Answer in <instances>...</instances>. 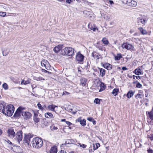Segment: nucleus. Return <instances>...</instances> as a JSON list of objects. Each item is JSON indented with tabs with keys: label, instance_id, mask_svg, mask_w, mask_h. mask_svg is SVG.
<instances>
[{
	"label": "nucleus",
	"instance_id": "obj_9",
	"mask_svg": "<svg viewBox=\"0 0 153 153\" xmlns=\"http://www.w3.org/2000/svg\"><path fill=\"white\" fill-rule=\"evenodd\" d=\"M16 139L17 141L19 143L22 139V131H18L16 134Z\"/></svg>",
	"mask_w": 153,
	"mask_h": 153
},
{
	"label": "nucleus",
	"instance_id": "obj_8",
	"mask_svg": "<svg viewBox=\"0 0 153 153\" xmlns=\"http://www.w3.org/2000/svg\"><path fill=\"white\" fill-rule=\"evenodd\" d=\"M8 136L11 138H13L16 135L14 129L12 128H9L7 131Z\"/></svg>",
	"mask_w": 153,
	"mask_h": 153
},
{
	"label": "nucleus",
	"instance_id": "obj_15",
	"mask_svg": "<svg viewBox=\"0 0 153 153\" xmlns=\"http://www.w3.org/2000/svg\"><path fill=\"white\" fill-rule=\"evenodd\" d=\"M76 121L78 122H79L81 125L83 126H85L86 125V120L84 119L82 120L81 118V117H79L76 120Z\"/></svg>",
	"mask_w": 153,
	"mask_h": 153
},
{
	"label": "nucleus",
	"instance_id": "obj_61",
	"mask_svg": "<svg viewBox=\"0 0 153 153\" xmlns=\"http://www.w3.org/2000/svg\"><path fill=\"white\" fill-rule=\"evenodd\" d=\"M94 152V151L92 149H89V152L90 153H92Z\"/></svg>",
	"mask_w": 153,
	"mask_h": 153
},
{
	"label": "nucleus",
	"instance_id": "obj_33",
	"mask_svg": "<svg viewBox=\"0 0 153 153\" xmlns=\"http://www.w3.org/2000/svg\"><path fill=\"white\" fill-rule=\"evenodd\" d=\"M76 145L77 146H79L80 147L83 149L86 148L87 147V145H86L83 144H81L79 143H77V144H76Z\"/></svg>",
	"mask_w": 153,
	"mask_h": 153
},
{
	"label": "nucleus",
	"instance_id": "obj_64",
	"mask_svg": "<svg viewBox=\"0 0 153 153\" xmlns=\"http://www.w3.org/2000/svg\"><path fill=\"white\" fill-rule=\"evenodd\" d=\"M73 110V109H72L69 108L68 110V111H72Z\"/></svg>",
	"mask_w": 153,
	"mask_h": 153
},
{
	"label": "nucleus",
	"instance_id": "obj_43",
	"mask_svg": "<svg viewBox=\"0 0 153 153\" xmlns=\"http://www.w3.org/2000/svg\"><path fill=\"white\" fill-rule=\"evenodd\" d=\"M6 14V13L5 12H0V16H1L4 17Z\"/></svg>",
	"mask_w": 153,
	"mask_h": 153
},
{
	"label": "nucleus",
	"instance_id": "obj_10",
	"mask_svg": "<svg viewBox=\"0 0 153 153\" xmlns=\"http://www.w3.org/2000/svg\"><path fill=\"white\" fill-rule=\"evenodd\" d=\"M84 57V56L80 52H79L76 55V59L78 62H82L83 60Z\"/></svg>",
	"mask_w": 153,
	"mask_h": 153
},
{
	"label": "nucleus",
	"instance_id": "obj_21",
	"mask_svg": "<svg viewBox=\"0 0 153 153\" xmlns=\"http://www.w3.org/2000/svg\"><path fill=\"white\" fill-rule=\"evenodd\" d=\"M45 117L46 118H53V114L50 112H47L45 114Z\"/></svg>",
	"mask_w": 153,
	"mask_h": 153
},
{
	"label": "nucleus",
	"instance_id": "obj_27",
	"mask_svg": "<svg viewBox=\"0 0 153 153\" xmlns=\"http://www.w3.org/2000/svg\"><path fill=\"white\" fill-rule=\"evenodd\" d=\"M102 42L105 45H107L109 44L108 41L105 37H104L102 38Z\"/></svg>",
	"mask_w": 153,
	"mask_h": 153
},
{
	"label": "nucleus",
	"instance_id": "obj_24",
	"mask_svg": "<svg viewBox=\"0 0 153 153\" xmlns=\"http://www.w3.org/2000/svg\"><path fill=\"white\" fill-rule=\"evenodd\" d=\"M134 94V93L132 90L129 91L127 93L126 96L128 98H130L132 97Z\"/></svg>",
	"mask_w": 153,
	"mask_h": 153
},
{
	"label": "nucleus",
	"instance_id": "obj_2",
	"mask_svg": "<svg viewBox=\"0 0 153 153\" xmlns=\"http://www.w3.org/2000/svg\"><path fill=\"white\" fill-rule=\"evenodd\" d=\"M14 107L12 105H9L6 106L2 110V113L7 116L10 117L13 114L14 111Z\"/></svg>",
	"mask_w": 153,
	"mask_h": 153
},
{
	"label": "nucleus",
	"instance_id": "obj_52",
	"mask_svg": "<svg viewBox=\"0 0 153 153\" xmlns=\"http://www.w3.org/2000/svg\"><path fill=\"white\" fill-rule=\"evenodd\" d=\"M58 153H67V152L64 150H61L58 152Z\"/></svg>",
	"mask_w": 153,
	"mask_h": 153
},
{
	"label": "nucleus",
	"instance_id": "obj_30",
	"mask_svg": "<svg viewBox=\"0 0 153 153\" xmlns=\"http://www.w3.org/2000/svg\"><path fill=\"white\" fill-rule=\"evenodd\" d=\"M119 90L118 88H114V89L112 91V94L116 96L117 95L118 93L119 92Z\"/></svg>",
	"mask_w": 153,
	"mask_h": 153
},
{
	"label": "nucleus",
	"instance_id": "obj_50",
	"mask_svg": "<svg viewBox=\"0 0 153 153\" xmlns=\"http://www.w3.org/2000/svg\"><path fill=\"white\" fill-rule=\"evenodd\" d=\"M73 1L72 0H66V2L68 4H71Z\"/></svg>",
	"mask_w": 153,
	"mask_h": 153
},
{
	"label": "nucleus",
	"instance_id": "obj_55",
	"mask_svg": "<svg viewBox=\"0 0 153 153\" xmlns=\"http://www.w3.org/2000/svg\"><path fill=\"white\" fill-rule=\"evenodd\" d=\"M122 69L124 71L127 70V68L125 67H123L122 68Z\"/></svg>",
	"mask_w": 153,
	"mask_h": 153
},
{
	"label": "nucleus",
	"instance_id": "obj_28",
	"mask_svg": "<svg viewBox=\"0 0 153 153\" xmlns=\"http://www.w3.org/2000/svg\"><path fill=\"white\" fill-rule=\"evenodd\" d=\"M99 69L100 75L102 77L105 74V70L102 68H99Z\"/></svg>",
	"mask_w": 153,
	"mask_h": 153
},
{
	"label": "nucleus",
	"instance_id": "obj_34",
	"mask_svg": "<svg viewBox=\"0 0 153 153\" xmlns=\"http://www.w3.org/2000/svg\"><path fill=\"white\" fill-rule=\"evenodd\" d=\"M122 57V56L121 54H117V56L115 57V59L116 60H119Z\"/></svg>",
	"mask_w": 153,
	"mask_h": 153
},
{
	"label": "nucleus",
	"instance_id": "obj_56",
	"mask_svg": "<svg viewBox=\"0 0 153 153\" xmlns=\"http://www.w3.org/2000/svg\"><path fill=\"white\" fill-rule=\"evenodd\" d=\"M94 125L96 124V121L95 120H93V121H92Z\"/></svg>",
	"mask_w": 153,
	"mask_h": 153
},
{
	"label": "nucleus",
	"instance_id": "obj_53",
	"mask_svg": "<svg viewBox=\"0 0 153 153\" xmlns=\"http://www.w3.org/2000/svg\"><path fill=\"white\" fill-rule=\"evenodd\" d=\"M69 93L65 91L63 92V95H68L69 94Z\"/></svg>",
	"mask_w": 153,
	"mask_h": 153
},
{
	"label": "nucleus",
	"instance_id": "obj_51",
	"mask_svg": "<svg viewBox=\"0 0 153 153\" xmlns=\"http://www.w3.org/2000/svg\"><path fill=\"white\" fill-rule=\"evenodd\" d=\"M66 124L68 126H71L72 125V123L69 121H65Z\"/></svg>",
	"mask_w": 153,
	"mask_h": 153
},
{
	"label": "nucleus",
	"instance_id": "obj_58",
	"mask_svg": "<svg viewBox=\"0 0 153 153\" xmlns=\"http://www.w3.org/2000/svg\"><path fill=\"white\" fill-rule=\"evenodd\" d=\"M25 80L24 79L22 81V82H21V84H24V82H25Z\"/></svg>",
	"mask_w": 153,
	"mask_h": 153
},
{
	"label": "nucleus",
	"instance_id": "obj_16",
	"mask_svg": "<svg viewBox=\"0 0 153 153\" xmlns=\"http://www.w3.org/2000/svg\"><path fill=\"white\" fill-rule=\"evenodd\" d=\"M80 85H81L83 86H85L86 84L87 80L84 78H81L80 79Z\"/></svg>",
	"mask_w": 153,
	"mask_h": 153
},
{
	"label": "nucleus",
	"instance_id": "obj_31",
	"mask_svg": "<svg viewBox=\"0 0 153 153\" xmlns=\"http://www.w3.org/2000/svg\"><path fill=\"white\" fill-rule=\"evenodd\" d=\"M105 68L107 69L108 70H111L112 69V65L108 63L106 64L104 66Z\"/></svg>",
	"mask_w": 153,
	"mask_h": 153
},
{
	"label": "nucleus",
	"instance_id": "obj_48",
	"mask_svg": "<svg viewBox=\"0 0 153 153\" xmlns=\"http://www.w3.org/2000/svg\"><path fill=\"white\" fill-rule=\"evenodd\" d=\"M87 120L89 121L92 122L94 120V119L92 117H89L87 118Z\"/></svg>",
	"mask_w": 153,
	"mask_h": 153
},
{
	"label": "nucleus",
	"instance_id": "obj_38",
	"mask_svg": "<svg viewBox=\"0 0 153 153\" xmlns=\"http://www.w3.org/2000/svg\"><path fill=\"white\" fill-rule=\"evenodd\" d=\"M31 80L29 79H28L27 80L25 81L24 85H26L30 83Z\"/></svg>",
	"mask_w": 153,
	"mask_h": 153
},
{
	"label": "nucleus",
	"instance_id": "obj_5",
	"mask_svg": "<svg viewBox=\"0 0 153 153\" xmlns=\"http://www.w3.org/2000/svg\"><path fill=\"white\" fill-rule=\"evenodd\" d=\"M121 47L123 49L125 48L127 50L131 51H135V50L134 46L128 42L123 43L122 44Z\"/></svg>",
	"mask_w": 153,
	"mask_h": 153
},
{
	"label": "nucleus",
	"instance_id": "obj_26",
	"mask_svg": "<svg viewBox=\"0 0 153 153\" xmlns=\"http://www.w3.org/2000/svg\"><path fill=\"white\" fill-rule=\"evenodd\" d=\"M20 147L17 146H13L12 147L11 149L12 150H13V151H14L16 152H19V151L18 150V149H19Z\"/></svg>",
	"mask_w": 153,
	"mask_h": 153
},
{
	"label": "nucleus",
	"instance_id": "obj_42",
	"mask_svg": "<svg viewBox=\"0 0 153 153\" xmlns=\"http://www.w3.org/2000/svg\"><path fill=\"white\" fill-rule=\"evenodd\" d=\"M147 137L149 138L151 140H153V134L148 135Z\"/></svg>",
	"mask_w": 153,
	"mask_h": 153
},
{
	"label": "nucleus",
	"instance_id": "obj_57",
	"mask_svg": "<svg viewBox=\"0 0 153 153\" xmlns=\"http://www.w3.org/2000/svg\"><path fill=\"white\" fill-rule=\"evenodd\" d=\"M109 2L110 4H112L114 3L113 1L112 0H109Z\"/></svg>",
	"mask_w": 153,
	"mask_h": 153
},
{
	"label": "nucleus",
	"instance_id": "obj_23",
	"mask_svg": "<svg viewBox=\"0 0 153 153\" xmlns=\"http://www.w3.org/2000/svg\"><path fill=\"white\" fill-rule=\"evenodd\" d=\"M10 51L7 48H5L2 50V53L3 56H5L7 55L9 53Z\"/></svg>",
	"mask_w": 153,
	"mask_h": 153
},
{
	"label": "nucleus",
	"instance_id": "obj_12",
	"mask_svg": "<svg viewBox=\"0 0 153 153\" xmlns=\"http://www.w3.org/2000/svg\"><path fill=\"white\" fill-rule=\"evenodd\" d=\"M148 114L149 115V118H147V121L148 123H150L151 124L152 123V121H153V113L152 112H148Z\"/></svg>",
	"mask_w": 153,
	"mask_h": 153
},
{
	"label": "nucleus",
	"instance_id": "obj_1",
	"mask_svg": "<svg viewBox=\"0 0 153 153\" xmlns=\"http://www.w3.org/2000/svg\"><path fill=\"white\" fill-rule=\"evenodd\" d=\"M25 109V107H19L15 112L14 117H19L22 115L24 119L26 120L29 119L31 116V114L29 112L24 111H23Z\"/></svg>",
	"mask_w": 153,
	"mask_h": 153
},
{
	"label": "nucleus",
	"instance_id": "obj_18",
	"mask_svg": "<svg viewBox=\"0 0 153 153\" xmlns=\"http://www.w3.org/2000/svg\"><path fill=\"white\" fill-rule=\"evenodd\" d=\"M57 149L56 146H53L51 147L50 149V153H57Z\"/></svg>",
	"mask_w": 153,
	"mask_h": 153
},
{
	"label": "nucleus",
	"instance_id": "obj_45",
	"mask_svg": "<svg viewBox=\"0 0 153 153\" xmlns=\"http://www.w3.org/2000/svg\"><path fill=\"white\" fill-rule=\"evenodd\" d=\"M122 2L124 4H126L128 5L129 2V0H122Z\"/></svg>",
	"mask_w": 153,
	"mask_h": 153
},
{
	"label": "nucleus",
	"instance_id": "obj_17",
	"mask_svg": "<svg viewBox=\"0 0 153 153\" xmlns=\"http://www.w3.org/2000/svg\"><path fill=\"white\" fill-rule=\"evenodd\" d=\"M137 4V2L133 0H129V2L128 4V5L131 7H135Z\"/></svg>",
	"mask_w": 153,
	"mask_h": 153
},
{
	"label": "nucleus",
	"instance_id": "obj_37",
	"mask_svg": "<svg viewBox=\"0 0 153 153\" xmlns=\"http://www.w3.org/2000/svg\"><path fill=\"white\" fill-rule=\"evenodd\" d=\"M33 120L36 123H37L39 121L40 118L38 117H33Z\"/></svg>",
	"mask_w": 153,
	"mask_h": 153
},
{
	"label": "nucleus",
	"instance_id": "obj_54",
	"mask_svg": "<svg viewBox=\"0 0 153 153\" xmlns=\"http://www.w3.org/2000/svg\"><path fill=\"white\" fill-rule=\"evenodd\" d=\"M7 143L11 145L12 144V143L8 139H7Z\"/></svg>",
	"mask_w": 153,
	"mask_h": 153
},
{
	"label": "nucleus",
	"instance_id": "obj_7",
	"mask_svg": "<svg viewBox=\"0 0 153 153\" xmlns=\"http://www.w3.org/2000/svg\"><path fill=\"white\" fill-rule=\"evenodd\" d=\"M33 135L30 134H25L24 137V141L25 142L29 145L30 143V139L33 137Z\"/></svg>",
	"mask_w": 153,
	"mask_h": 153
},
{
	"label": "nucleus",
	"instance_id": "obj_11",
	"mask_svg": "<svg viewBox=\"0 0 153 153\" xmlns=\"http://www.w3.org/2000/svg\"><path fill=\"white\" fill-rule=\"evenodd\" d=\"M146 22V20L144 19L140 18H138L137 19V23L139 25H142L143 26L145 25V23Z\"/></svg>",
	"mask_w": 153,
	"mask_h": 153
},
{
	"label": "nucleus",
	"instance_id": "obj_62",
	"mask_svg": "<svg viewBox=\"0 0 153 153\" xmlns=\"http://www.w3.org/2000/svg\"><path fill=\"white\" fill-rule=\"evenodd\" d=\"M61 121L62 122H65V121H66L65 119H61Z\"/></svg>",
	"mask_w": 153,
	"mask_h": 153
},
{
	"label": "nucleus",
	"instance_id": "obj_41",
	"mask_svg": "<svg viewBox=\"0 0 153 153\" xmlns=\"http://www.w3.org/2000/svg\"><path fill=\"white\" fill-rule=\"evenodd\" d=\"M37 106L38 107V108H39V109L41 110L42 111L43 110H44V109L42 106L41 105V104L40 103H38V104H37Z\"/></svg>",
	"mask_w": 153,
	"mask_h": 153
},
{
	"label": "nucleus",
	"instance_id": "obj_63",
	"mask_svg": "<svg viewBox=\"0 0 153 153\" xmlns=\"http://www.w3.org/2000/svg\"><path fill=\"white\" fill-rule=\"evenodd\" d=\"M38 117V114L36 113H34V117Z\"/></svg>",
	"mask_w": 153,
	"mask_h": 153
},
{
	"label": "nucleus",
	"instance_id": "obj_32",
	"mask_svg": "<svg viewBox=\"0 0 153 153\" xmlns=\"http://www.w3.org/2000/svg\"><path fill=\"white\" fill-rule=\"evenodd\" d=\"M136 74L139 75L141 74V70L140 69H136L134 70Z\"/></svg>",
	"mask_w": 153,
	"mask_h": 153
},
{
	"label": "nucleus",
	"instance_id": "obj_3",
	"mask_svg": "<svg viewBox=\"0 0 153 153\" xmlns=\"http://www.w3.org/2000/svg\"><path fill=\"white\" fill-rule=\"evenodd\" d=\"M31 143L33 147L38 149L42 146L43 142L41 138L35 137L33 139L31 142Z\"/></svg>",
	"mask_w": 153,
	"mask_h": 153
},
{
	"label": "nucleus",
	"instance_id": "obj_60",
	"mask_svg": "<svg viewBox=\"0 0 153 153\" xmlns=\"http://www.w3.org/2000/svg\"><path fill=\"white\" fill-rule=\"evenodd\" d=\"M42 71L44 72H49V71L45 70V69H42Z\"/></svg>",
	"mask_w": 153,
	"mask_h": 153
},
{
	"label": "nucleus",
	"instance_id": "obj_6",
	"mask_svg": "<svg viewBox=\"0 0 153 153\" xmlns=\"http://www.w3.org/2000/svg\"><path fill=\"white\" fill-rule=\"evenodd\" d=\"M41 65L42 67H45L47 70H50L51 66L48 61L45 59H43L41 62Z\"/></svg>",
	"mask_w": 153,
	"mask_h": 153
},
{
	"label": "nucleus",
	"instance_id": "obj_39",
	"mask_svg": "<svg viewBox=\"0 0 153 153\" xmlns=\"http://www.w3.org/2000/svg\"><path fill=\"white\" fill-rule=\"evenodd\" d=\"M88 27L89 29H90L91 30H92L93 31H95L96 28L95 27H93L92 26H91L90 24L88 25Z\"/></svg>",
	"mask_w": 153,
	"mask_h": 153
},
{
	"label": "nucleus",
	"instance_id": "obj_49",
	"mask_svg": "<svg viewBox=\"0 0 153 153\" xmlns=\"http://www.w3.org/2000/svg\"><path fill=\"white\" fill-rule=\"evenodd\" d=\"M147 151L148 153H153V150L150 149L147 150Z\"/></svg>",
	"mask_w": 153,
	"mask_h": 153
},
{
	"label": "nucleus",
	"instance_id": "obj_44",
	"mask_svg": "<svg viewBox=\"0 0 153 153\" xmlns=\"http://www.w3.org/2000/svg\"><path fill=\"white\" fill-rule=\"evenodd\" d=\"M142 86V85L139 82H137L136 84V87L137 88H140Z\"/></svg>",
	"mask_w": 153,
	"mask_h": 153
},
{
	"label": "nucleus",
	"instance_id": "obj_59",
	"mask_svg": "<svg viewBox=\"0 0 153 153\" xmlns=\"http://www.w3.org/2000/svg\"><path fill=\"white\" fill-rule=\"evenodd\" d=\"M136 77L137 79H140L141 77L139 76H136Z\"/></svg>",
	"mask_w": 153,
	"mask_h": 153
},
{
	"label": "nucleus",
	"instance_id": "obj_22",
	"mask_svg": "<svg viewBox=\"0 0 153 153\" xmlns=\"http://www.w3.org/2000/svg\"><path fill=\"white\" fill-rule=\"evenodd\" d=\"M6 106V104L3 101H0V110L4 109Z\"/></svg>",
	"mask_w": 153,
	"mask_h": 153
},
{
	"label": "nucleus",
	"instance_id": "obj_25",
	"mask_svg": "<svg viewBox=\"0 0 153 153\" xmlns=\"http://www.w3.org/2000/svg\"><path fill=\"white\" fill-rule=\"evenodd\" d=\"M138 29L140 31V32L143 35H145L147 34V32L146 30H145L142 27H139Z\"/></svg>",
	"mask_w": 153,
	"mask_h": 153
},
{
	"label": "nucleus",
	"instance_id": "obj_46",
	"mask_svg": "<svg viewBox=\"0 0 153 153\" xmlns=\"http://www.w3.org/2000/svg\"><path fill=\"white\" fill-rule=\"evenodd\" d=\"M79 2H83L84 3H88V4L89 3L88 1L86 0H79Z\"/></svg>",
	"mask_w": 153,
	"mask_h": 153
},
{
	"label": "nucleus",
	"instance_id": "obj_14",
	"mask_svg": "<svg viewBox=\"0 0 153 153\" xmlns=\"http://www.w3.org/2000/svg\"><path fill=\"white\" fill-rule=\"evenodd\" d=\"M63 48V45H60L56 46L53 49L54 52L56 53H58L60 50L62 49Z\"/></svg>",
	"mask_w": 153,
	"mask_h": 153
},
{
	"label": "nucleus",
	"instance_id": "obj_20",
	"mask_svg": "<svg viewBox=\"0 0 153 153\" xmlns=\"http://www.w3.org/2000/svg\"><path fill=\"white\" fill-rule=\"evenodd\" d=\"M100 89L99 90V92H101L104 91L106 87V86L104 85V83L101 82L100 84Z\"/></svg>",
	"mask_w": 153,
	"mask_h": 153
},
{
	"label": "nucleus",
	"instance_id": "obj_19",
	"mask_svg": "<svg viewBox=\"0 0 153 153\" xmlns=\"http://www.w3.org/2000/svg\"><path fill=\"white\" fill-rule=\"evenodd\" d=\"M92 55L94 59H98L100 58V56L96 52H94L92 53Z\"/></svg>",
	"mask_w": 153,
	"mask_h": 153
},
{
	"label": "nucleus",
	"instance_id": "obj_13",
	"mask_svg": "<svg viewBox=\"0 0 153 153\" xmlns=\"http://www.w3.org/2000/svg\"><path fill=\"white\" fill-rule=\"evenodd\" d=\"M56 107H58V106H56L53 104H51L50 105H48L47 107V108L48 110L49 111H53V112H56V111L55 109V108Z\"/></svg>",
	"mask_w": 153,
	"mask_h": 153
},
{
	"label": "nucleus",
	"instance_id": "obj_40",
	"mask_svg": "<svg viewBox=\"0 0 153 153\" xmlns=\"http://www.w3.org/2000/svg\"><path fill=\"white\" fill-rule=\"evenodd\" d=\"M94 102L97 104H100V100L98 98H97L94 100Z\"/></svg>",
	"mask_w": 153,
	"mask_h": 153
},
{
	"label": "nucleus",
	"instance_id": "obj_35",
	"mask_svg": "<svg viewBox=\"0 0 153 153\" xmlns=\"http://www.w3.org/2000/svg\"><path fill=\"white\" fill-rule=\"evenodd\" d=\"M34 79H35L38 81H39L42 80H44V79L42 78V77L39 76V77H35L34 78Z\"/></svg>",
	"mask_w": 153,
	"mask_h": 153
},
{
	"label": "nucleus",
	"instance_id": "obj_29",
	"mask_svg": "<svg viewBox=\"0 0 153 153\" xmlns=\"http://www.w3.org/2000/svg\"><path fill=\"white\" fill-rule=\"evenodd\" d=\"M93 145L94 151L97 149L100 146V144L98 143H96L95 144H93Z\"/></svg>",
	"mask_w": 153,
	"mask_h": 153
},
{
	"label": "nucleus",
	"instance_id": "obj_36",
	"mask_svg": "<svg viewBox=\"0 0 153 153\" xmlns=\"http://www.w3.org/2000/svg\"><path fill=\"white\" fill-rule=\"evenodd\" d=\"M2 87L5 90H7L8 89V86L6 83H4L2 85Z\"/></svg>",
	"mask_w": 153,
	"mask_h": 153
},
{
	"label": "nucleus",
	"instance_id": "obj_4",
	"mask_svg": "<svg viewBox=\"0 0 153 153\" xmlns=\"http://www.w3.org/2000/svg\"><path fill=\"white\" fill-rule=\"evenodd\" d=\"M74 49L71 47H66L62 50L60 53L64 56H72L74 55Z\"/></svg>",
	"mask_w": 153,
	"mask_h": 153
},
{
	"label": "nucleus",
	"instance_id": "obj_47",
	"mask_svg": "<svg viewBox=\"0 0 153 153\" xmlns=\"http://www.w3.org/2000/svg\"><path fill=\"white\" fill-rule=\"evenodd\" d=\"M137 97H138L139 98H141L142 97V95L140 94H137L135 97L136 98Z\"/></svg>",
	"mask_w": 153,
	"mask_h": 153
}]
</instances>
